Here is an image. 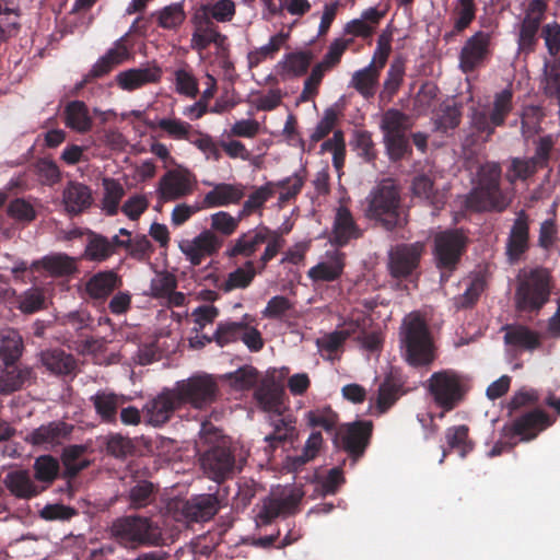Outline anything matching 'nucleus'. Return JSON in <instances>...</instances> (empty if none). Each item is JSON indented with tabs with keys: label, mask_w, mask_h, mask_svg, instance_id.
Masks as SVG:
<instances>
[{
	"label": "nucleus",
	"mask_w": 560,
	"mask_h": 560,
	"mask_svg": "<svg viewBox=\"0 0 560 560\" xmlns=\"http://www.w3.org/2000/svg\"><path fill=\"white\" fill-rule=\"evenodd\" d=\"M363 212L365 218L389 232L405 224L400 190L394 179L384 178L371 189Z\"/></svg>",
	"instance_id": "f257e3e1"
},
{
	"label": "nucleus",
	"mask_w": 560,
	"mask_h": 560,
	"mask_svg": "<svg viewBox=\"0 0 560 560\" xmlns=\"http://www.w3.org/2000/svg\"><path fill=\"white\" fill-rule=\"evenodd\" d=\"M553 285L548 268L537 266L520 270L514 293L515 310L537 315L549 302Z\"/></svg>",
	"instance_id": "f03ea898"
},
{
	"label": "nucleus",
	"mask_w": 560,
	"mask_h": 560,
	"mask_svg": "<svg viewBox=\"0 0 560 560\" xmlns=\"http://www.w3.org/2000/svg\"><path fill=\"white\" fill-rule=\"evenodd\" d=\"M400 347L406 361L415 368L431 365L435 345L427 322L417 313L407 315L400 327Z\"/></svg>",
	"instance_id": "7ed1b4c3"
},
{
	"label": "nucleus",
	"mask_w": 560,
	"mask_h": 560,
	"mask_svg": "<svg viewBox=\"0 0 560 560\" xmlns=\"http://www.w3.org/2000/svg\"><path fill=\"white\" fill-rule=\"evenodd\" d=\"M502 170L497 162H486L477 171V182L467 197V205L476 211L505 210L510 201L503 194L501 182Z\"/></svg>",
	"instance_id": "20e7f679"
},
{
	"label": "nucleus",
	"mask_w": 560,
	"mask_h": 560,
	"mask_svg": "<svg viewBox=\"0 0 560 560\" xmlns=\"http://www.w3.org/2000/svg\"><path fill=\"white\" fill-rule=\"evenodd\" d=\"M424 387L433 402L444 412H450L465 400L471 389V381L467 375L445 369L432 373Z\"/></svg>",
	"instance_id": "39448f33"
},
{
	"label": "nucleus",
	"mask_w": 560,
	"mask_h": 560,
	"mask_svg": "<svg viewBox=\"0 0 560 560\" xmlns=\"http://www.w3.org/2000/svg\"><path fill=\"white\" fill-rule=\"evenodd\" d=\"M266 244L265 250L259 258V269L264 270L267 264L272 260L284 245L282 235L266 225H258L241 234L231 242L226 255L231 258L242 256L245 258L254 256L261 245Z\"/></svg>",
	"instance_id": "423d86ee"
},
{
	"label": "nucleus",
	"mask_w": 560,
	"mask_h": 560,
	"mask_svg": "<svg viewBox=\"0 0 560 560\" xmlns=\"http://www.w3.org/2000/svg\"><path fill=\"white\" fill-rule=\"evenodd\" d=\"M513 110V91L510 88L503 89L493 96L490 110L472 106L468 115L469 127L472 133L489 141L494 135L497 127L505 125L506 118Z\"/></svg>",
	"instance_id": "0eeeda50"
},
{
	"label": "nucleus",
	"mask_w": 560,
	"mask_h": 560,
	"mask_svg": "<svg viewBox=\"0 0 560 560\" xmlns=\"http://www.w3.org/2000/svg\"><path fill=\"white\" fill-rule=\"evenodd\" d=\"M468 236L462 229H448L434 236L433 257L441 283L448 281L467 250Z\"/></svg>",
	"instance_id": "6e6552de"
},
{
	"label": "nucleus",
	"mask_w": 560,
	"mask_h": 560,
	"mask_svg": "<svg viewBox=\"0 0 560 560\" xmlns=\"http://www.w3.org/2000/svg\"><path fill=\"white\" fill-rule=\"evenodd\" d=\"M113 536L128 545L159 546L163 542L161 528L149 517L130 515L118 518L112 526Z\"/></svg>",
	"instance_id": "1a4fd4ad"
},
{
	"label": "nucleus",
	"mask_w": 560,
	"mask_h": 560,
	"mask_svg": "<svg viewBox=\"0 0 560 560\" xmlns=\"http://www.w3.org/2000/svg\"><path fill=\"white\" fill-rule=\"evenodd\" d=\"M555 422V417L544 409L535 407L515 415L510 422L503 425L502 435L508 440L518 438L517 442H530Z\"/></svg>",
	"instance_id": "9d476101"
},
{
	"label": "nucleus",
	"mask_w": 560,
	"mask_h": 560,
	"mask_svg": "<svg viewBox=\"0 0 560 560\" xmlns=\"http://www.w3.org/2000/svg\"><path fill=\"white\" fill-rule=\"evenodd\" d=\"M493 31L479 30L467 37L458 55L459 68L464 73H471L486 66L493 51Z\"/></svg>",
	"instance_id": "9b49d317"
},
{
	"label": "nucleus",
	"mask_w": 560,
	"mask_h": 560,
	"mask_svg": "<svg viewBox=\"0 0 560 560\" xmlns=\"http://www.w3.org/2000/svg\"><path fill=\"white\" fill-rule=\"evenodd\" d=\"M175 390L182 405L189 404L202 409L215 401L219 386L212 376L203 374L177 382Z\"/></svg>",
	"instance_id": "f8f14e48"
},
{
	"label": "nucleus",
	"mask_w": 560,
	"mask_h": 560,
	"mask_svg": "<svg viewBox=\"0 0 560 560\" xmlns=\"http://www.w3.org/2000/svg\"><path fill=\"white\" fill-rule=\"evenodd\" d=\"M548 3L545 0H530L524 12L518 27V51L526 55L533 54L538 44V33L546 18Z\"/></svg>",
	"instance_id": "ddd939ff"
},
{
	"label": "nucleus",
	"mask_w": 560,
	"mask_h": 560,
	"mask_svg": "<svg viewBox=\"0 0 560 560\" xmlns=\"http://www.w3.org/2000/svg\"><path fill=\"white\" fill-rule=\"evenodd\" d=\"M372 433L373 422L371 420H355L339 428L336 441L340 440L341 447L350 457L358 459L363 456L370 445Z\"/></svg>",
	"instance_id": "4468645a"
},
{
	"label": "nucleus",
	"mask_w": 560,
	"mask_h": 560,
	"mask_svg": "<svg viewBox=\"0 0 560 560\" xmlns=\"http://www.w3.org/2000/svg\"><path fill=\"white\" fill-rule=\"evenodd\" d=\"M201 465L209 478L222 482L232 477L235 455L225 440L210 447L201 457Z\"/></svg>",
	"instance_id": "2eb2a0df"
},
{
	"label": "nucleus",
	"mask_w": 560,
	"mask_h": 560,
	"mask_svg": "<svg viewBox=\"0 0 560 560\" xmlns=\"http://www.w3.org/2000/svg\"><path fill=\"white\" fill-rule=\"evenodd\" d=\"M423 252L424 245L420 242L396 245L388 255L390 276L396 279L410 276L418 268Z\"/></svg>",
	"instance_id": "dca6fc26"
},
{
	"label": "nucleus",
	"mask_w": 560,
	"mask_h": 560,
	"mask_svg": "<svg viewBox=\"0 0 560 560\" xmlns=\"http://www.w3.org/2000/svg\"><path fill=\"white\" fill-rule=\"evenodd\" d=\"M176 506L177 521L201 523L210 521L219 512L220 502L217 494H200L179 502Z\"/></svg>",
	"instance_id": "f3484780"
},
{
	"label": "nucleus",
	"mask_w": 560,
	"mask_h": 560,
	"mask_svg": "<svg viewBox=\"0 0 560 560\" xmlns=\"http://www.w3.org/2000/svg\"><path fill=\"white\" fill-rule=\"evenodd\" d=\"M195 182V176L187 170H170L159 180V198L162 201L180 199L192 192Z\"/></svg>",
	"instance_id": "a211bd4d"
},
{
	"label": "nucleus",
	"mask_w": 560,
	"mask_h": 560,
	"mask_svg": "<svg viewBox=\"0 0 560 560\" xmlns=\"http://www.w3.org/2000/svg\"><path fill=\"white\" fill-rule=\"evenodd\" d=\"M222 246V241L211 231L206 230L194 240L179 243V248L192 266H199L206 257L215 254Z\"/></svg>",
	"instance_id": "6ab92c4d"
},
{
	"label": "nucleus",
	"mask_w": 560,
	"mask_h": 560,
	"mask_svg": "<svg viewBox=\"0 0 560 560\" xmlns=\"http://www.w3.org/2000/svg\"><path fill=\"white\" fill-rule=\"evenodd\" d=\"M182 406L175 388L163 390L143 408L147 422L154 427H161L172 418L174 411Z\"/></svg>",
	"instance_id": "aec40b11"
},
{
	"label": "nucleus",
	"mask_w": 560,
	"mask_h": 560,
	"mask_svg": "<svg viewBox=\"0 0 560 560\" xmlns=\"http://www.w3.org/2000/svg\"><path fill=\"white\" fill-rule=\"evenodd\" d=\"M269 419L273 430L265 436V442L267 443L265 452L271 455L278 447L292 443L298 432L295 428L296 421L291 415L280 412L270 415Z\"/></svg>",
	"instance_id": "412c9836"
},
{
	"label": "nucleus",
	"mask_w": 560,
	"mask_h": 560,
	"mask_svg": "<svg viewBox=\"0 0 560 560\" xmlns=\"http://www.w3.org/2000/svg\"><path fill=\"white\" fill-rule=\"evenodd\" d=\"M35 380V373L28 365L14 363H3L0 365V394L10 395L21 390L25 385L32 384Z\"/></svg>",
	"instance_id": "4be33fe9"
},
{
	"label": "nucleus",
	"mask_w": 560,
	"mask_h": 560,
	"mask_svg": "<svg viewBox=\"0 0 560 560\" xmlns=\"http://www.w3.org/2000/svg\"><path fill=\"white\" fill-rule=\"evenodd\" d=\"M362 236V231L353 219L351 211L347 207H339L337 209L332 231L329 236L331 245L343 247L351 241L358 240Z\"/></svg>",
	"instance_id": "5701e85b"
},
{
	"label": "nucleus",
	"mask_w": 560,
	"mask_h": 560,
	"mask_svg": "<svg viewBox=\"0 0 560 560\" xmlns=\"http://www.w3.org/2000/svg\"><path fill=\"white\" fill-rule=\"evenodd\" d=\"M127 35L120 37L114 43V46L102 56L90 72L86 74L84 82L93 79L103 78L108 74L116 66L121 65L124 61L131 57V52L126 45Z\"/></svg>",
	"instance_id": "b1692460"
},
{
	"label": "nucleus",
	"mask_w": 560,
	"mask_h": 560,
	"mask_svg": "<svg viewBox=\"0 0 560 560\" xmlns=\"http://www.w3.org/2000/svg\"><path fill=\"white\" fill-rule=\"evenodd\" d=\"M127 35L120 37L114 43V46L102 56L90 72L86 74L84 82L93 79L103 78L108 74L116 66L121 65L124 61L131 57V52L126 45Z\"/></svg>",
	"instance_id": "393cba45"
},
{
	"label": "nucleus",
	"mask_w": 560,
	"mask_h": 560,
	"mask_svg": "<svg viewBox=\"0 0 560 560\" xmlns=\"http://www.w3.org/2000/svg\"><path fill=\"white\" fill-rule=\"evenodd\" d=\"M529 224L524 210L517 213L506 241V256L510 262H516L528 249Z\"/></svg>",
	"instance_id": "a878e982"
},
{
	"label": "nucleus",
	"mask_w": 560,
	"mask_h": 560,
	"mask_svg": "<svg viewBox=\"0 0 560 560\" xmlns=\"http://www.w3.org/2000/svg\"><path fill=\"white\" fill-rule=\"evenodd\" d=\"M162 77V69L156 66L132 68L116 75L117 85L124 91H135L149 83H158Z\"/></svg>",
	"instance_id": "bb28decb"
},
{
	"label": "nucleus",
	"mask_w": 560,
	"mask_h": 560,
	"mask_svg": "<svg viewBox=\"0 0 560 560\" xmlns=\"http://www.w3.org/2000/svg\"><path fill=\"white\" fill-rule=\"evenodd\" d=\"M93 197L89 186L70 180L62 190V205L70 217L79 215L89 209Z\"/></svg>",
	"instance_id": "cd10ccee"
},
{
	"label": "nucleus",
	"mask_w": 560,
	"mask_h": 560,
	"mask_svg": "<svg viewBox=\"0 0 560 560\" xmlns=\"http://www.w3.org/2000/svg\"><path fill=\"white\" fill-rule=\"evenodd\" d=\"M73 427L63 421H51L33 430L26 441L36 446H55L67 440Z\"/></svg>",
	"instance_id": "c85d7f7f"
},
{
	"label": "nucleus",
	"mask_w": 560,
	"mask_h": 560,
	"mask_svg": "<svg viewBox=\"0 0 560 560\" xmlns=\"http://www.w3.org/2000/svg\"><path fill=\"white\" fill-rule=\"evenodd\" d=\"M244 197L245 186L243 184L220 183L205 195L201 208L237 205Z\"/></svg>",
	"instance_id": "c756f323"
},
{
	"label": "nucleus",
	"mask_w": 560,
	"mask_h": 560,
	"mask_svg": "<svg viewBox=\"0 0 560 560\" xmlns=\"http://www.w3.org/2000/svg\"><path fill=\"white\" fill-rule=\"evenodd\" d=\"M504 343L517 349L534 351L541 346L537 331L522 324H508L502 327Z\"/></svg>",
	"instance_id": "7c9ffc66"
},
{
	"label": "nucleus",
	"mask_w": 560,
	"mask_h": 560,
	"mask_svg": "<svg viewBox=\"0 0 560 560\" xmlns=\"http://www.w3.org/2000/svg\"><path fill=\"white\" fill-rule=\"evenodd\" d=\"M283 396V388L273 378L262 380L254 392V397L259 407L270 412V415L281 412Z\"/></svg>",
	"instance_id": "2f4dec72"
},
{
	"label": "nucleus",
	"mask_w": 560,
	"mask_h": 560,
	"mask_svg": "<svg viewBox=\"0 0 560 560\" xmlns=\"http://www.w3.org/2000/svg\"><path fill=\"white\" fill-rule=\"evenodd\" d=\"M3 482L10 493L18 499H32L45 489L39 488L24 469L8 472Z\"/></svg>",
	"instance_id": "473e14b6"
},
{
	"label": "nucleus",
	"mask_w": 560,
	"mask_h": 560,
	"mask_svg": "<svg viewBox=\"0 0 560 560\" xmlns=\"http://www.w3.org/2000/svg\"><path fill=\"white\" fill-rule=\"evenodd\" d=\"M40 362L47 371L58 376L72 374L77 369V360L73 354L60 348L42 351Z\"/></svg>",
	"instance_id": "72a5a7b5"
},
{
	"label": "nucleus",
	"mask_w": 560,
	"mask_h": 560,
	"mask_svg": "<svg viewBox=\"0 0 560 560\" xmlns=\"http://www.w3.org/2000/svg\"><path fill=\"white\" fill-rule=\"evenodd\" d=\"M121 284V279L114 270L98 271L85 283V291L91 299L105 300Z\"/></svg>",
	"instance_id": "f704fd0d"
},
{
	"label": "nucleus",
	"mask_w": 560,
	"mask_h": 560,
	"mask_svg": "<svg viewBox=\"0 0 560 560\" xmlns=\"http://www.w3.org/2000/svg\"><path fill=\"white\" fill-rule=\"evenodd\" d=\"M476 13L477 5L475 0H457L452 11L453 27L450 33L445 34V39L448 40L451 37L460 35L469 28L476 20Z\"/></svg>",
	"instance_id": "c9c22d12"
},
{
	"label": "nucleus",
	"mask_w": 560,
	"mask_h": 560,
	"mask_svg": "<svg viewBox=\"0 0 560 560\" xmlns=\"http://www.w3.org/2000/svg\"><path fill=\"white\" fill-rule=\"evenodd\" d=\"M158 486L153 482L140 479L133 480V485L124 494L130 509L140 510L149 506L155 501Z\"/></svg>",
	"instance_id": "e433bc0d"
},
{
	"label": "nucleus",
	"mask_w": 560,
	"mask_h": 560,
	"mask_svg": "<svg viewBox=\"0 0 560 560\" xmlns=\"http://www.w3.org/2000/svg\"><path fill=\"white\" fill-rule=\"evenodd\" d=\"M226 39V36L221 34L211 21L206 20L196 26L190 46L197 51L206 50L210 44H214L218 48H223Z\"/></svg>",
	"instance_id": "4c0bfd02"
},
{
	"label": "nucleus",
	"mask_w": 560,
	"mask_h": 560,
	"mask_svg": "<svg viewBox=\"0 0 560 560\" xmlns=\"http://www.w3.org/2000/svg\"><path fill=\"white\" fill-rule=\"evenodd\" d=\"M24 351L21 334L14 328L0 329V361L3 363L19 362Z\"/></svg>",
	"instance_id": "58836bf2"
},
{
	"label": "nucleus",
	"mask_w": 560,
	"mask_h": 560,
	"mask_svg": "<svg viewBox=\"0 0 560 560\" xmlns=\"http://www.w3.org/2000/svg\"><path fill=\"white\" fill-rule=\"evenodd\" d=\"M311 50H300L285 54L277 68L281 77H302L304 75L313 60Z\"/></svg>",
	"instance_id": "ea45409f"
},
{
	"label": "nucleus",
	"mask_w": 560,
	"mask_h": 560,
	"mask_svg": "<svg viewBox=\"0 0 560 560\" xmlns=\"http://www.w3.org/2000/svg\"><path fill=\"white\" fill-rule=\"evenodd\" d=\"M404 382L394 374H388L378 387L376 409L378 413H385L402 395Z\"/></svg>",
	"instance_id": "a19ab883"
},
{
	"label": "nucleus",
	"mask_w": 560,
	"mask_h": 560,
	"mask_svg": "<svg viewBox=\"0 0 560 560\" xmlns=\"http://www.w3.org/2000/svg\"><path fill=\"white\" fill-rule=\"evenodd\" d=\"M63 116L66 126L72 130L84 133L92 128V117L82 101L69 102L65 107Z\"/></svg>",
	"instance_id": "79ce46f5"
},
{
	"label": "nucleus",
	"mask_w": 560,
	"mask_h": 560,
	"mask_svg": "<svg viewBox=\"0 0 560 560\" xmlns=\"http://www.w3.org/2000/svg\"><path fill=\"white\" fill-rule=\"evenodd\" d=\"M345 254L334 252L328 261H323L308 270V277L313 281L330 282L337 280L343 272Z\"/></svg>",
	"instance_id": "37998d69"
},
{
	"label": "nucleus",
	"mask_w": 560,
	"mask_h": 560,
	"mask_svg": "<svg viewBox=\"0 0 560 560\" xmlns=\"http://www.w3.org/2000/svg\"><path fill=\"white\" fill-rule=\"evenodd\" d=\"M90 400L103 422L115 423L117 421V411L122 404L118 395L112 392L98 390L91 396Z\"/></svg>",
	"instance_id": "c03bdc74"
},
{
	"label": "nucleus",
	"mask_w": 560,
	"mask_h": 560,
	"mask_svg": "<svg viewBox=\"0 0 560 560\" xmlns=\"http://www.w3.org/2000/svg\"><path fill=\"white\" fill-rule=\"evenodd\" d=\"M86 452V446L73 444L68 445L62 452V463L65 470L62 477L67 479V489H71L70 479L74 478L80 471L85 469L90 462L86 459L80 460L81 456Z\"/></svg>",
	"instance_id": "a18cd8bd"
},
{
	"label": "nucleus",
	"mask_w": 560,
	"mask_h": 560,
	"mask_svg": "<svg viewBox=\"0 0 560 560\" xmlns=\"http://www.w3.org/2000/svg\"><path fill=\"white\" fill-rule=\"evenodd\" d=\"M381 71L382 70L371 65L357 70L352 74L351 86L364 98L369 100L373 97L376 93Z\"/></svg>",
	"instance_id": "49530a36"
},
{
	"label": "nucleus",
	"mask_w": 560,
	"mask_h": 560,
	"mask_svg": "<svg viewBox=\"0 0 560 560\" xmlns=\"http://www.w3.org/2000/svg\"><path fill=\"white\" fill-rule=\"evenodd\" d=\"M39 267L56 277L70 276L77 270L75 261L66 254L45 256L31 265L35 270Z\"/></svg>",
	"instance_id": "de8ad7c7"
},
{
	"label": "nucleus",
	"mask_w": 560,
	"mask_h": 560,
	"mask_svg": "<svg viewBox=\"0 0 560 560\" xmlns=\"http://www.w3.org/2000/svg\"><path fill=\"white\" fill-rule=\"evenodd\" d=\"M415 196L425 199L435 210L445 205V196L434 187L433 179L427 174L417 175L411 185Z\"/></svg>",
	"instance_id": "09e8293b"
},
{
	"label": "nucleus",
	"mask_w": 560,
	"mask_h": 560,
	"mask_svg": "<svg viewBox=\"0 0 560 560\" xmlns=\"http://www.w3.org/2000/svg\"><path fill=\"white\" fill-rule=\"evenodd\" d=\"M85 236V259L90 261L102 262L106 261L109 257L113 256L112 246L109 245V238L90 229H86Z\"/></svg>",
	"instance_id": "8fccbe9b"
},
{
	"label": "nucleus",
	"mask_w": 560,
	"mask_h": 560,
	"mask_svg": "<svg viewBox=\"0 0 560 560\" xmlns=\"http://www.w3.org/2000/svg\"><path fill=\"white\" fill-rule=\"evenodd\" d=\"M243 323L242 322H220L213 336H202L205 342L201 346L214 341L219 347L223 348L228 345L237 342L242 338Z\"/></svg>",
	"instance_id": "3c124183"
},
{
	"label": "nucleus",
	"mask_w": 560,
	"mask_h": 560,
	"mask_svg": "<svg viewBox=\"0 0 560 560\" xmlns=\"http://www.w3.org/2000/svg\"><path fill=\"white\" fill-rule=\"evenodd\" d=\"M445 440L450 451H455L460 457H466L474 450L475 443L469 438L466 424L453 425L446 429Z\"/></svg>",
	"instance_id": "603ef678"
},
{
	"label": "nucleus",
	"mask_w": 560,
	"mask_h": 560,
	"mask_svg": "<svg viewBox=\"0 0 560 560\" xmlns=\"http://www.w3.org/2000/svg\"><path fill=\"white\" fill-rule=\"evenodd\" d=\"M289 38V34L280 32L270 37L269 43L248 52V67L256 68L266 59H272Z\"/></svg>",
	"instance_id": "864d4df0"
},
{
	"label": "nucleus",
	"mask_w": 560,
	"mask_h": 560,
	"mask_svg": "<svg viewBox=\"0 0 560 560\" xmlns=\"http://www.w3.org/2000/svg\"><path fill=\"white\" fill-rule=\"evenodd\" d=\"M256 276V269L253 260H247L243 267L236 268L230 272L228 278L219 284L223 292H231L235 289H245L250 285Z\"/></svg>",
	"instance_id": "5fc2aeb1"
},
{
	"label": "nucleus",
	"mask_w": 560,
	"mask_h": 560,
	"mask_svg": "<svg viewBox=\"0 0 560 560\" xmlns=\"http://www.w3.org/2000/svg\"><path fill=\"white\" fill-rule=\"evenodd\" d=\"M410 127V119L408 115L399 109H387L382 116L381 129L384 137L406 135Z\"/></svg>",
	"instance_id": "6e6d98bb"
},
{
	"label": "nucleus",
	"mask_w": 560,
	"mask_h": 560,
	"mask_svg": "<svg viewBox=\"0 0 560 560\" xmlns=\"http://www.w3.org/2000/svg\"><path fill=\"white\" fill-rule=\"evenodd\" d=\"M273 195V182H268L265 185L255 188V190L249 194L247 200L243 203V207L240 210V218H247L254 212L261 210L265 203L272 198Z\"/></svg>",
	"instance_id": "4d7b16f0"
},
{
	"label": "nucleus",
	"mask_w": 560,
	"mask_h": 560,
	"mask_svg": "<svg viewBox=\"0 0 560 560\" xmlns=\"http://www.w3.org/2000/svg\"><path fill=\"white\" fill-rule=\"evenodd\" d=\"M156 18L158 25L165 30H176L185 21V12L180 3H173L151 14Z\"/></svg>",
	"instance_id": "13d9d810"
},
{
	"label": "nucleus",
	"mask_w": 560,
	"mask_h": 560,
	"mask_svg": "<svg viewBox=\"0 0 560 560\" xmlns=\"http://www.w3.org/2000/svg\"><path fill=\"white\" fill-rule=\"evenodd\" d=\"M104 197L103 209L107 215H115L118 212V207L121 198L125 195L124 187L119 182L113 178H104Z\"/></svg>",
	"instance_id": "bf43d9fd"
},
{
	"label": "nucleus",
	"mask_w": 560,
	"mask_h": 560,
	"mask_svg": "<svg viewBox=\"0 0 560 560\" xmlns=\"http://www.w3.org/2000/svg\"><path fill=\"white\" fill-rule=\"evenodd\" d=\"M302 173H304V171L296 172L292 176L285 177L278 182H273V190L276 188L281 189L279 195V202H289L301 192L305 182V176Z\"/></svg>",
	"instance_id": "052dcab7"
},
{
	"label": "nucleus",
	"mask_w": 560,
	"mask_h": 560,
	"mask_svg": "<svg viewBox=\"0 0 560 560\" xmlns=\"http://www.w3.org/2000/svg\"><path fill=\"white\" fill-rule=\"evenodd\" d=\"M35 479L50 485L59 475L60 465L58 459L51 455H42L34 463Z\"/></svg>",
	"instance_id": "680f3d73"
},
{
	"label": "nucleus",
	"mask_w": 560,
	"mask_h": 560,
	"mask_svg": "<svg viewBox=\"0 0 560 560\" xmlns=\"http://www.w3.org/2000/svg\"><path fill=\"white\" fill-rule=\"evenodd\" d=\"M106 452L115 458L124 459L135 454L136 445L130 438L112 433L106 438Z\"/></svg>",
	"instance_id": "e2e57ef3"
},
{
	"label": "nucleus",
	"mask_w": 560,
	"mask_h": 560,
	"mask_svg": "<svg viewBox=\"0 0 560 560\" xmlns=\"http://www.w3.org/2000/svg\"><path fill=\"white\" fill-rule=\"evenodd\" d=\"M307 424L312 428H323L327 432L336 429L338 415L329 406L322 409L310 410L306 413Z\"/></svg>",
	"instance_id": "0e129e2a"
},
{
	"label": "nucleus",
	"mask_w": 560,
	"mask_h": 560,
	"mask_svg": "<svg viewBox=\"0 0 560 560\" xmlns=\"http://www.w3.org/2000/svg\"><path fill=\"white\" fill-rule=\"evenodd\" d=\"M156 127L166 132L171 138L189 141L194 130L189 122L178 118H162L156 122Z\"/></svg>",
	"instance_id": "69168bd1"
},
{
	"label": "nucleus",
	"mask_w": 560,
	"mask_h": 560,
	"mask_svg": "<svg viewBox=\"0 0 560 560\" xmlns=\"http://www.w3.org/2000/svg\"><path fill=\"white\" fill-rule=\"evenodd\" d=\"M384 144L393 162H398L412 153L407 133L384 137Z\"/></svg>",
	"instance_id": "338daca9"
},
{
	"label": "nucleus",
	"mask_w": 560,
	"mask_h": 560,
	"mask_svg": "<svg viewBox=\"0 0 560 560\" xmlns=\"http://www.w3.org/2000/svg\"><path fill=\"white\" fill-rule=\"evenodd\" d=\"M462 113L456 106H445L434 119V130L447 135L460 124Z\"/></svg>",
	"instance_id": "774afa93"
}]
</instances>
